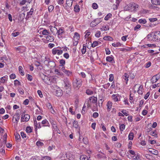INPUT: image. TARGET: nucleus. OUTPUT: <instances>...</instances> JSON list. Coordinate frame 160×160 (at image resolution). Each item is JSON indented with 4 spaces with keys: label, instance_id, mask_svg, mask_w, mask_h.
Segmentation results:
<instances>
[{
    "label": "nucleus",
    "instance_id": "e2e57ef3",
    "mask_svg": "<svg viewBox=\"0 0 160 160\" xmlns=\"http://www.w3.org/2000/svg\"><path fill=\"white\" fill-rule=\"evenodd\" d=\"M121 112L123 115H124L126 116H127L128 115V112L125 110H122L121 111Z\"/></svg>",
    "mask_w": 160,
    "mask_h": 160
},
{
    "label": "nucleus",
    "instance_id": "20e7f679",
    "mask_svg": "<svg viewBox=\"0 0 160 160\" xmlns=\"http://www.w3.org/2000/svg\"><path fill=\"white\" fill-rule=\"evenodd\" d=\"M101 21V19L97 18L95 19L93 21L91 22L90 25L92 27H94L98 24Z\"/></svg>",
    "mask_w": 160,
    "mask_h": 160
},
{
    "label": "nucleus",
    "instance_id": "09e8293b",
    "mask_svg": "<svg viewBox=\"0 0 160 160\" xmlns=\"http://www.w3.org/2000/svg\"><path fill=\"white\" fill-rule=\"evenodd\" d=\"M78 126V122L76 121H74L73 122V127L75 128H77Z\"/></svg>",
    "mask_w": 160,
    "mask_h": 160
},
{
    "label": "nucleus",
    "instance_id": "bf43d9fd",
    "mask_svg": "<svg viewBox=\"0 0 160 160\" xmlns=\"http://www.w3.org/2000/svg\"><path fill=\"white\" fill-rule=\"evenodd\" d=\"M40 157L37 156H35L32 158L31 160H40Z\"/></svg>",
    "mask_w": 160,
    "mask_h": 160
},
{
    "label": "nucleus",
    "instance_id": "7c9ffc66",
    "mask_svg": "<svg viewBox=\"0 0 160 160\" xmlns=\"http://www.w3.org/2000/svg\"><path fill=\"white\" fill-rule=\"evenodd\" d=\"M80 160H89V159L87 156L86 155H82L80 156Z\"/></svg>",
    "mask_w": 160,
    "mask_h": 160
},
{
    "label": "nucleus",
    "instance_id": "774afa93",
    "mask_svg": "<svg viewBox=\"0 0 160 160\" xmlns=\"http://www.w3.org/2000/svg\"><path fill=\"white\" fill-rule=\"evenodd\" d=\"M40 160H51V158L48 156H46Z\"/></svg>",
    "mask_w": 160,
    "mask_h": 160
},
{
    "label": "nucleus",
    "instance_id": "13d9d810",
    "mask_svg": "<svg viewBox=\"0 0 160 160\" xmlns=\"http://www.w3.org/2000/svg\"><path fill=\"white\" fill-rule=\"evenodd\" d=\"M103 38L105 40H106L111 41V40H112L113 39L111 37L109 36L105 37Z\"/></svg>",
    "mask_w": 160,
    "mask_h": 160
},
{
    "label": "nucleus",
    "instance_id": "e433bc0d",
    "mask_svg": "<svg viewBox=\"0 0 160 160\" xmlns=\"http://www.w3.org/2000/svg\"><path fill=\"white\" fill-rule=\"evenodd\" d=\"M121 45L122 44L119 42H117L116 43H113L112 44V45L115 47H120L121 46Z\"/></svg>",
    "mask_w": 160,
    "mask_h": 160
},
{
    "label": "nucleus",
    "instance_id": "4be33fe9",
    "mask_svg": "<svg viewBox=\"0 0 160 160\" xmlns=\"http://www.w3.org/2000/svg\"><path fill=\"white\" fill-rule=\"evenodd\" d=\"M152 3L156 5H160V0H151Z\"/></svg>",
    "mask_w": 160,
    "mask_h": 160
},
{
    "label": "nucleus",
    "instance_id": "f8f14e48",
    "mask_svg": "<svg viewBox=\"0 0 160 160\" xmlns=\"http://www.w3.org/2000/svg\"><path fill=\"white\" fill-rule=\"evenodd\" d=\"M45 38H46L47 41L49 42H53L54 40V37L52 36L48 35L47 36H45Z\"/></svg>",
    "mask_w": 160,
    "mask_h": 160
},
{
    "label": "nucleus",
    "instance_id": "a878e982",
    "mask_svg": "<svg viewBox=\"0 0 160 160\" xmlns=\"http://www.w3.org/2000/svg\"><path fill=\"white\" fill-rule=\"evenodd\" d=\"M55 72L56 74L59 76L63 77V73L60 71H59L58 69H55Z\"/></svg>",
    "mask_w": 160,
    "mask_h": 160
},
{
    "label": "nucleus",
    "instance_id": "58836bf2",
    "mask_svg": "<svg viewBox=\"0 0 160 160\" xmlns=\"http://www.w3.org/2000/svg\"><path fill=\"white\" fill-rule=\"evenodd\" d=\"M134 137L133 133L132 132H130L128 135V139L129 140H132Z\"/></svg>",
    "mask_w": 160,
    "mask_h": 160
},
{
    "label": "nucleus",
    "instance_id": "2eb2a0df",
    "mask_svg": "<svg viewBox=\"0 0 160 160\" xmlns=\"http://www.w3.org/2000/svg\"><path fill=\"white\" fill-rule=\"evenodd\" d=\"M112 106V103L110 101H108L107 104V109L108 111L111 110Z\"/></svg>",
    "mask_w": 160,
    "mask_h": 160
},
{
    "label": "nucleus",
    "instance_id": "49530a36",
    "mask_svg": "<svg viewBox=\"0 0 160 160\" xmlns=\"http://www.w3.org/2000/svg\"><path fill=\"white\" fill-rule=\"evenodd\" d=\"M100 29L102 31H107L109 29V28H108V26H104Z\"/></svg>",
    "mask_w": 160,
    "mask_h": 160
},
{
    "label": "nucleus",
    "instance_id": "bb28decb",
    "mask_svg": "<svg viewBox=\"0 0 160 160\" xmlns=\"http://www.w3.org/2000/svg\"><path fill=\"white\" fill-rule=\"evenodd\" d=\"M106 60L107 62H112L114 60L113 57L112 56L107 57H106Z\"/></svg>",
    "mask_w": 160,
    "mask_h": 160
},
{
    "label": "nucleus",
    "instance_id": "9d476101",
    "mask_svg": "<svg viewBox=\"0 0 160 160\" xmlns=\"http://www.w3.org/2000/svg\"><path fill=\"white\" fill-rule=\"evenodd\" d=\"M120 96L118 94H113L112 96V98L115 102L120 101Z\"/></svg>",
    "mask_w": 160,
    "mask_h": 160
},
{
    "label": "nucleus",
    "instance_id": "ddd939ff",
    "mask_svg": "<svg viewBox=\"0 0 160 160\" xmlns=\"http://www.w3.org/2000/svg\"><path fill=\"white\" fill-rule=\"evenodd\" d=\"M55 95L58 97H61L62 95V91L60 88L58 89L55 91Z\"/></svg>",
    "mask_w": 160,
    "mask_h": 160
},
{
    "label": "nucleus",
    "instance_id": "39448f33",
    "mask_svg": "<svg viewBox=\"0 0 160 160\" xmlns=\"http://www.w3.org/2000/svg\"><path fill=\"white\" fill-rule=\"evenodd\" d=\"M30 116L28 114H25L23 113L21 117V122H27L30 119Z\"/></svg>",
    "mask_w": 160,
    "mask_h": 160
},
{
    "label": "nucleus",
    "instance_id": "473e14b6",
    "mask_svg": "<svg viewBox=\"0 0 160 160\" xmlns=\"http://www.w3.org/2000/svg\"><path fill=\"white\" fill-rule=\"evenodd\" d=\"M64 30L62 28H60L58 30H57V32L58 33V35H62L64 32Z\"/></svg>",
    "mask_w": 160,
    "mask_h": 160
},
{
    "label": "nucleus",
    "instance_id": "b1692460",
    "mask_svg": "<svg viewBox=\"0 0 160 160\" xmlns=\"http://www.w3.org/2000/svg\"><path fill=\"white\" fill-rule=\"evenodd\" d=\"M63 72L68 76L70 77L72 75V72L69 70H64Z\"/></svg>",
    "mask_w": 160,
    "mask_h": 160
},
{
    "label": "nucleus",
    "instance_id": "8fccbe9b",
    "mask_svg": "<svg viewBox=\"0 0 160 160\" xmlns=\"http://www.w3.org/2000/svg\"><path fill=\"white\" fill-rule=\"evenodd\" d=\"M21 85L20 82L17 80L14 81V85L15 86H19Z\"/></svg>",
    "mask_w": 160,
    "mask_h": 160
},
{
    "label": "nucleus",
    "instance_id": "cd10ccee",
    "mask_svg": "<svg viewBox=\"0 0 160 160\" xmlns=\"http://www.w3.org/2000/svg\"><path fill=\"white\" fill-rule=\"evenodd\" d=\"M65 87L66 89L68 88L70 86V82L68 80L64 81Z\"/></svg>",
    "mask_w": 160,
    "mask_h": 160
},
{
    "label": "nucleus",
    "instance_id": "864d4df0",
    "mask_svg": "<svg viewBox=\"0 0 160 160\" xmlns=\"http://www.w3.org/2000/svg\"><path fill=\"white\" fill-rule=\"evenodd\" d=\"M36 145L38 147L42 146L43 145V143L40 141H38L36 142Z\"/></svg>",
    "mask_w": 160,
    "mask_h": 160
},
{
    "label": "nucleus",
    "instance_id": "69168bd1",
    "mask_svg": "<svg viewBox=\"0 0 160 160\" xmlns=\"http://www.w3.org/2000/svg\"><path fill=\"white\" fill-rule=\"evenodd\" d=\"M114 77L113 75L112 74H110L109 75V80L110 82H112L113 79Z\"/></svg>",
    "mask_w": 160,
    "mask_h": 160
},
{
    "label": "nucleus",
    "instance_id": "37998d69",
    "mask_svg": "<svg viewBox=\"0 0 160 160\" xmlns=\"http://www.w3.org/2000/svg\"><path fill=\"white\" fill-rule=\"evenodd\" d=\"M86 93L88 95H91L93 94V92L92 91L88 89L86 90Z\"/></svg>",
    "mask_w": 160,
    "mask_h": 160
},
{
    "label": "nucleus",
    "instance_id": "680f3d73",
    "mask_svg": "<svg viewBox=\"0 0 160 160\" xmlns=\"http://www.w3.org/2000/svg\"><path fill=\"white\" fill-rule=\"evenodd\" d=\"M100 127L102 129L103 131H105L106 130V128L104 126V124L103 123L101 124Z\"/></svg>",
    "mask_w": 160,
    "mask_h": 160
},
{
    "label": "nucleus",
    "instance_id": "a18cd8bd",
    "mask_svg": "<svg viewBox=\"0 0 160 160\" xmlns=\"http://www.w3.org/2000/svg\"><path fill=\"white\" fill-rule=\"evenodd\" d=\"M86 51V47L83 44V48L81 50V52L82 54H84Z\"/></svg>",
    "mask_w": 160,
    "mask_h": 160
},
{
    "label": "nucleus",
    "instance_id": "4468645a",
    "mask_svg": "<svg viewBox=\"0 0 160 160\" xmlns=\"http://www.w3.org/2000/svg\"><path fill=\"white\" fill-rule=\"evenodd\" d=\"M41 123L42 125V126L43 127H49L50 126V124L48 121L46 119H45L43 120L42 121Z\"/></svg>",
    "mask_w": 160,
    "mask_h": 160
},
{
    "label": "nucleus",
    "instance_id": "338daca9",
    "mask_svg": "<svg viewBox=\"0 0 160 160\" xmlns=\"http://www.w3.org/2000/svg\"><path fill=\"white\" fill-rule=\"evenodd\" d=\"M150 92H148L145 95L144 97V98L146 100L148 98L149 96L150 95Z\"/></svg>",
    "mask_w": 160,
    "mask_h": 160
},
{
    "label": "nucleus",
    "instance_id": "9b49d317",
    "mask_svg": "<svg viewBox=\"0 0 160 160\" xmlns=\"http://www.w3.org/2000/svg\"><path fill=\"white\" fill-rule=\"evenodd\" d=\"M73 157L72 154L70 152H68L66 153V158L69 160H72Z\"/></svg>",
    "mask_w": 160,
    "mask_h": 160
},
{
    "label": "nucleus",
    "instance_id": "6ab92c4d",
    "mask_svg": "<svg viewBox=\"0 0 160 160\" xmlns=\"http://www.w3.org/2000/svg\"><path fill=\"white\" fill-rule=\"evenodd\" d=\"M148 151L149 152L154 155H156L158 153V150H155L153 149L149 148L148 149Z\"/></svg>",
    "mask_w": 160,
    "mask_h": 160
},
{
    "label": "nucleus",
    "instance_id": "4c0bfd02",
    "mask_svg": "<svg viewBox=\"0 0 160 160\" xmlns=\"http://www.w3.org/2000/svg\"><path fill=\"white\" fill-rule=\"evenodd\" d=\"M80 8L78 5H76L74 8V11L76 12H79Z\"/></svg>",
    "mask_w": 160,
    "mask_h": 160
},
{
    "label": "nucleus",
    "instance_id": "ea45409f",
    "mask_svg": "<svg viewBox=\"0 0 160 160\" xmlns=\"http://www.w3.org/2000/svg\"><path fill=\"white\" fill-rule=\"evenodd\" d=\"M59 63L60 64V66L63 67L65 64V61L63 59H61L60 60Z\"/></svg>",
    "mask_w": 160,
    "mask_h": 160
},
{
    "label": "nucleus",
    "instance_id": "6e6d98bb",
    "mask_svg": "<svg viewBox=\"0 0 160 160\" xmlns=\"http://www.w3.org/2000/svg\"><path fill=\"white\" fill-rule=\"evenodd\" d=\"M54 7L52 5H50L48 7V10L49 12H51L53 9Z\"/></svg>",
    "mask_w": 160,
    "mask_h": 160
},
{
    "label": "nucleus",
    "instance_id": "c756f323",
    "mask_svg": "<svg viewBox=\"0 0 160 160\" xmlns=\"http://www.w3.org/2000/svg\"><path fill=\"white\" fill-rule=\"evenodd\" d=\"M147 38L149 41H153V40L154 39L153 35V37H152V34L150 33L148 35Z\"/></svg>",
    "mask_w": 160,
    "mask_h": 160
},
{
    "label": "nucleus",
    "instance_id": "5701e85b",
    "mask_svg": "<svg viewBox=\"0 0 160 160\" xmlns=\"http://www.w3.org/2000/svg\"><path fill=\"white\" fill-rule=\"evenodd\" d=\"M45 77L46 78L45 79H44V82L48 84H51V81L50 80L49 78L48 77V76Z\"/></svg>",
    "mask_w": 160,
    "mask_h": 160
},
{
    "label": "nucleus",
    "instance_id": "c9c22d12",
    "mask_svg": "<svg viewBox=\"0 0 160 160\" xmlns=\"http://www.w3.org/2000/svg\"><path fill=\"white\" fill-rule=\"evenodd\" d=\"M150 135L154 136L155 137H158V133L156 131H152L150 132Z\"/></svg>",
    "mask_w": 160,
    "mask_h": 160
},
{
    "label": "nucleus",
    "instance_id": "052dcab7",
    "mask_svg": "<svg viewBox=\"0 0 160 160\" xmlns=\"http://www.w3.org/2000/svg\"><path fill=\"white\" fill-rule=\"evenodd\" d=\"M25 14L24 13H22L19 16V18H20V19L22 20L23 19L25 18Z\"/></svg>",
    "mask_w": 160,
    "mask_h": 160
},
{
    "label": "nucleus",
    "instance_id": "0e129e2a",
    "mask_svg": "<svg viewBox=\"0 0 160 160\" xmlns=\"http://www.w3.org/2000/svg\"><path fill=\"white\" fill-rule=\"evenodd\" d=\"M138 22L140 23L145 24L146 23V21L145 19H140L139 20Z\"/></svg>",
    "mask_w": 160,
    "mask_h": 160
},
{
    "label": "nucleus",
    "instance_id": "423d86ee",
    "mask_svg": "<svg viewBox=\"0 0 160 160\" xmlns=\"http://www.w3.org/2000/svg\"><path fill=\"white\" fill-rule=\"evenodd\" d=\"M153 37H154L153 41H156L158 40H160V32H155L154 34Z\"/></svg>",
    "mask_w": 160,
    "mask_h": 160
},
{
    "label": "nucleus",
    "instance_id": "aec40b11",
    "mask_svg": "<svg viewBox=\"0 0 160 160\" xmlns=\"http://www.w3.org/2000/svg\"><path fill=\"white\" fill-rule=\"evenodd\" d=\"M80 38V35L78 32H75L73 37L74 41H78Z\"/></svg>",
    "mask_w": 160,
    "mask_h": 160
},
{
    "label": "nucleus",
    "instance_id": "603ef678",
    "mask_svg": "<svg viewBox=\"0 0 160 160\" xmlns=\"http://www.w3.org/2000/svg\"><path fill=\"white\" fill-rule=\"evenodd\" d=\"M15 139L17 140H20V136L18 133H16L15 134Z\"/></svg>",
    "mask_w": 160,
    "mask_h": 160
},
{
    "label": "nucleus",
    "instance_id": "f704fd0d",
    "mask_svg": "<svg viewBox=\"0 0 160 160\" xmlns=\"http://www.w3.org/2000/svg\"><path fill=\"white\" fill-rule=\"evenodd\" d=\"M143 90L142 86L141 85L138 88V92L139 94H142V91Z\"/></svg>",
    "mask_w": 160,
    "mask_h": 160
},
{
    "label": "nucleus",
    "instance_id": "a19ab883",
    "mask_svg": "<svg viewBox=\"0 0 160 160\" xmlns=\"http://www.w3.org/2000/svg\"><path fill=\"white\" fill-rule=\"evenodd\" d=\"M90 43L92 44V47L93 48L97 46L98 44V42L97 41H95L93 42L92 44L91 42H88V43Z\"/></svg>",
    "mask_w": 160,
    "mask_h": 160
},
{
    "label": "nucleus",
    "instance_id": "393cba45",
    "mask_svg": "<svg viewBox=\"0 0 160 160\" xmlns=\"http://www.w3.org/2000/svg\"><path fill=\"white\" fill-rule=\"evenodd\" d=\"M72 0H67L66 1V5L67 6L66 7H70L72 5Z\"/></svg>",
    "mask_w": 160,
    "mask_h": 160
},
{
    "label": "nucleus",
    "instance_id": "79ce46f5",
    "mask_svg": "<svg viewBox=\"0 0 160 160\" xmlns=\"http://www.w3.org/2000/svg\"><path fill=\"white\" fill-rule=\"evenodd\" d=\"M125 126L124 124H120L119 126L120 130L121 131H123L125 129Z\"/></svg>",
    "mask_w": 160,
    "mask_h": 160
},
{
    "label": "nucleus",
    "instance_id": "6e6552de",
    "mask_svg": "<svg viewBox=\"0 0 160 160\" xmlns=\"http://www.w3.org/2000/svg\"><path fill=\"white\" fill-rule=\"evenodd\" d=\"M160 78V75L159 74H157L153 76L151 79V82L152 83H154L156 82Z\"/></svg>",
    "mask_w": 160,
    "mask_h": 160
},
{
    "label": "nucleus",
    "instance_id": "3c124183",
    "mask_svg": "<svg viewBox=\"0 0 160 160\" xmlns=\"http://www.w3.org/2000/svg\"><path fill=\"white\" fill-rule=\"evenodd\" d=\"M18 90L20 94L23 95L24 94V90L22 88L20 87H18Z\"/></svg>",
    "mask_w": 160,
    "mask_h": 160
},
{
    "label": "nucleus",
    "instance_id": "7ed1b4c3",
    "mask_svg": "<svg viewBox=\"0 0 160 160\" xmlns=\"http://www.w3.org/2000/svg\"><path fill=\"white\" fill-rule=\"evenodd\" d=\"M138 7V5L137 4L133 2L131 3L128 6V10L132 12L136 11L137 10Z\"/></svg>",
    "mask_w": 160,
    "mask_h": 160
},
{
    "label": "nucleus",
    "instance_id": "4d7b16f0",
    "mask_svg": "<svg viewBox=\"0 0 160 160\" xmlns=\"http://www.w3.org/2000/svg\"><path fill=\"white\" fill-rule=\"evenodd\" d=\"M110 84L109 83H108L103 85L102 86L104 88L107 89L110 86Z\"/></svg>",
    "mask_w": 160,
    "mask_h": 160
},
{
    "label": "nucleus",
    "instance_id": "0eeeda50",
    "mask_svg": "<svg viewBox=\"0 0 160 160\" xmlns=\"http://www.w3.org/2000/svg\"><path fill=\"white\" fill-rule=\"evenodd\" d=\"M52 53L53 55H55L57 53L58 55H59L62 53V51L57 49L56 48H54L52 50Z\"/></svg>",
    "mask_w": 160,
    "mask_h": 160
},
{
    "label": "nucleus",
    "instance_id": "f3484780",
    "mask_svg": "<svg viewBox=\"0 0 160 160\" xmlns=\"http://www.w3.org/2000/svg\"><path fill=\"white\" fill-rule=\"evenodd\" d=\"M129 77V76L128 75V74L126 73H124L123 75L122 76L124 80V82H125L126 84H127L128 83Z\"/></svg>",
    "mask_w": 160,
    "mask_h": 160
},
{
    "label": "nucleus",
    "instance_id": "2f4dec72",
    "mask_svg": "<svg viewBox=\"0 0 160 160\" xmlns=\"http://www.w3.org/2000/svg\"><path fill=\"white\" fill-rule=\"evenodd\" d=\"M19 72V73L21 74V75L22 76H23L24 74V72L23 71V68L21 66H20L18 68Z\"/></svg>",
    "mask_w": 160,
    "mask_h": 160
},
{
    "label": "nucleus",
    "instance_id": "5fc2aeb1",
    "mask_svg": "<svg viewBox=\"0 0 160 160\" xmlns=\"http://www.w3.org/2000/svg\"><path fill=\"white\" fill-rule=\"evenodd\" d=\"M32 129L30 127H27L26 128V131L28 133H30L32 132Z\"/></svg>",
    "mask_w": 160,
    "mask_h": 160
},
{
    "label": "nucleus",
    "instance_id": "dca6fc26",
    "mask_svg": "<svg viewBox=\"0 0 160 160\" xmlns=\"http://www.w3.org/2000/svg\"><path fill=\"white\" fill-rule=\"evenodd\" d=\"M46 106L50 110L52 109V111H51V113H52L54 114V113L55 112L54 110H53V109L52 108V106L51 104L49 103L48 102L46 103Z\"/></svg>",
    "mask_w": 160,
    "mask_h": 160
},
{
    "label": "nucleus",
    "instance_id": "72a5a7b5",
    "mask_svg": "<svg viewBox=\"0 0 160 160\" xmlns=\"http://www.w3.org/2000/svg\"><path fill=\"white\" fill-rule=\"evenodd\" d=\"M16 50L20 51L22 50V52H23L25 50V48L23 46H19L16 48Z\"/></svg>",
    "mask_w": 160,
    "mask_h": 160
},
{
    "label": "nucleus",
    "instance_id": "f03ea898",
    "mask_svg": "<svg viewBox=\"0 0 160 160\" xmlns=\"http://www.w3.org/2000/svg\"><path fill=\"white\" fill-rule=\"evenodd\" d=\"M82 80L80 79H74L72 81L73 87L74 89H78L81 86Z\"/></svg>",
    "mask_w": 160,
    "mask_h": 160
},
{
    "label": "nucleus",
    "instance_id": "1a4fd4ad",
    "mask_svg": "<svg viewBox=\"0 0 160 160\" xmlns=\"http://www.w3.org/2000/svg\"><path fill=\"white\" fill-rule=\"evenodd\" d=\"M20 114L18 113H16L13 116L12 120L14 119L15 120V121L13 122L17 123L18 122L20 118Z\"/></svg>",
    "mask_w": 160,
    "mask_h": 160
},
{
    "label": "nucleus",
    "instance_id": "de8ad7c7",
    "mask_svg": "<svg viewBox=\"0 0 160 160\" xmlns=\"http://www.w3.org/2000/svg\"><path fill=\"white\" fill-rule=\"evenodd\" d=\"M112 15L111 13L108 14L105 17L104 19L106 20H108L109 18H110L112 16Z\"/></svg>",
    "mask_w": 160,
    "mask_h": 160
},
{
    "label": "nucleus",
    "instance_id": "a211bd4d",
    "mask_svg": "<svg viewBox=\"0 0 160 160\" xmlns=\"http://www.w3.org/2000/svg\"><path fill=\"white\" fill-rule=\"evenodd\" d=\"M8 79V76L7 75H5L4 77L1 78V82L3 83H6Z\"/></svg>",
    "mask_w": 160,
    "mask_h": 160
},
{
    "label": "nucleus",
    "instance_id": "f257e3e1",
    "mask_svg": "<svg viewBox=\"0 0 160 160\" xmlns=\"http://www.w3.org/2000/svg\"><path fill=\"white\" fill-rule=\"evenodd\" d=\"M97 98L92 96L89 97L88 99L86 101L85 104H86L88 107L91 108L92 104H94L95 105L94 106V108H92V110L94 111L97 108Z\"/></svg>",
    "mask_w": 160,
    "mask_h": 160
},
{
    "label": "nucleus",
    "instance_id": "c03bdc74",
    "mask_svg": "<svg viewBox=\"0 0 160 160\" xmlns=\"http://www.w3.org/2000/svg\"><path fill=\"white\" fill-rule=\"evenodd\" d=\"M32 12H29L27 13V15L26 17V19L28 20L29 18L31 17V16L32 15Z\"/></svg>",
    "mask_w": 160,
    "mask_h": 160
},
{
    "label": "nucleus",
    "instance_id": "412c9836",
    "mask_svg": "<svg viewBox=\"0 0 160 160\" xmlns=\"http://www.w3.org/2000/svg\"><path fill=\"white\" fill-rule=\"evenodd\" d=\"M50 30L53 34H54L57 31V28L55 27H51Z\"/></svg>",
    "mask_w": 160,
    "mask_h": 160
},
{
    "label": "nucleus",
    "instance_id": "c85d7f7f",
    "mask_svg": "<svg viewBox=\"0 0 160 160\" xmlns=\"http://www.w3.org/2000/svg\"><path fill=\"white\" fill-rule=\"evenodd\" d=\"M42 34L43 35H48L50 34V32L48 30L46 29H44L42 31Z\"/></svg>",
    "mask_w": 160,
    "mask_h": 160
}]
</instances>
